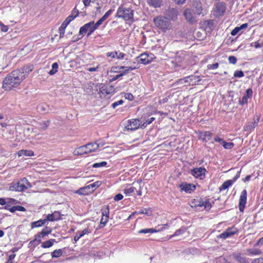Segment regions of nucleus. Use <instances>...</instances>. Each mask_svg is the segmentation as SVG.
<instances>
[{"mask_svg":"<svg viewBox=\"0 0 263 263\" xmlns=\"http://www.w3.org/2000/svg\"><path fill=\"white\" fill-rule=\"evenodd\" d=\"M33 68L32 65H29L12 71L4 79L3 88L6 90H10L17 87L28 76Z\"/></svg>","mask_w":263,"mask_h":263,"instance_id":"f257e3e1","label":"nucleus"},{"mask_svg":"<svg viewBox=\"0 0 263 263\" xmlns=\"http://www.w3.org/2000/svg\"><path fill=\"white\" fill-rule=\"evenodd\" d=\"M100 147V144L97 142L94 143H88L84 145L77 148L74 152L75 155H82L87 154L96 151Z\"/></svg>","mask_w":263,"mask_h":263,"instance_id":"f03ea898","label":"nucleus"},{"mask_svg":"<svg viewBox=\"0 0 263 263\" xmlns=\"http://www.w3.org/2000/svg\"><path fill=\"white\" fill-rule=\"evenodd\" d=\"M32 185L26 178H23L17 182H13L9 187V190L11 191L23 192L30 189Z\"/></svg>","mask_w":263,"mask_h":263,"instance_id":"7ed1b4c3","label":"nucleus"},{"mask_svg":"<svg viewBox=\"0 0 263 263\" xmlns=\"http://www.w3.org/2000/svg\"><path fill=\"white\" fill-rule=\"evenodd\" d=\"M116 16L118 17L122 18L125 21H129L131 23L134 22V11L129 8L119 7L117 10Z\"/></svg>","mask_w":263,"mask_h":263,"instance_id":"20e7f679","label":"nucleus"},{"mask_svg":"<svg viewBox=\"0 0 263 263\" xmlns=\"http://www.w3.org/2000/svg\"><path fill=\"white\" fill-rule=\"evenodd\" d=\"M154 22L156 26L164 32L171 29L172 24L166 17L157 16L154 18Z\"/></svg>","mask_w":263,"mask_h":263,"instance_id":"39448f33","label":"nucleus"},{"mask_svg":"<svg viewBox=\"0 0 263 263\" xmlns=\"http://www.w3.org/2000/svg\"><path fill=\"white\" fill-rule=\"evenodd\" d=\"M141 124V121L137 119H132L127 121V124L125 126L126 129L128 130H135L140 127Z\"/></svg>","mask_w":263,"mask_h":263,"instance_id":"423d86ee","label":"nucleus"},{"mask_svg":"<svg viewBox=\"0 0 263 263\" xmlns=\"http://www.w3.org/2000/svg\"><path fill=\"white\" fill-rule=\"evenodd\" d=\"M206 172V169L204 167H196L191 171V174L196 178L203 179L205 177Z\"/></svg>","mask_w":263,"mask_h":263,"instance_id":"0eeeda50","label":"nucleus"},{"mask_svg":"<svg viewBox=\"0 0 263 263\" xmlns=\"http://www.w3.org/2000/svg\"><path fill=\"white\" fill-rule=\"evenodd\" d=\"M247 191L245 189L241 192L239 200V209L241 212L244 211L245 205L247 202Z\"/></svg>","mask_w":263,"mask_h":263,"instance_id":"6e6552de","label":"nucleus"},{"mask_svg":"<svg viewBox=\"0 0 263 263\" xmlns=\"http://www.w3.org/2000/svg\"><path fill=\"white\" fill-rule=\"evenodd\" d=\"M238 232L237 229L235 227L228 228L225 231L219 235V237L222 239H226L229 238L234 234H236Z\"/></svg>","mask_w":263,"mask_h":263,"instance_id":"1a4fd4ad","label":"nucleus"},{"mask_svg":"<svg viewBox=\"0 0 263 263\" xmlns=\"http://www.w3.org/2000/svg\"><path fill=\"white\" fill-rule=\"evenodd\" d=\"M194 11L190 9H186L183 12V15L184 16L186 20L191 23L196 22V18L194 15Z\"/></svg>","mask_w":263,"mask_h":263,"instance_id":"9d476101","label":"nucleus"},{"mask_svg":"<svg viewBox=\"0 0 263 263\" xmlns=\"http://www.w3.org/2000/svg\"><path fill=\"white\" fill-rule=\"evenodd\" d=\"M136 61L141 64L146 65L152 61V58H149V54L146 53H141L136 58Z\"/></svg>","mask_w":263,"mask_h":263,"instance_id":"9b49d317","label":"nucleus"},{"mask_svg":"<svg viewBox=\"0 0 263 263\" xmlns=\"http://www.w3.org/2000/svg\"><path fill=\"white\" fill-rule=\"evenodd\" d=\"M99 93L104 95L111 94L114 91V88L113 86H111L107 87V86L103 84H99Z\"/></svg>","mask_w":263,"mask_h":263,"instance_id":"f8f14e48","label":"nucleus"},{"mask_svg":"<svg viewBox=\"0 0 263 263\" xmlns=\"http://www.w3.org/2000/svg\"><path fill=\"white\" fill-rule=\"evenodd\" d=\"M167 18L172 20H175L178 16V11L176 9L173 8H168L166 10L165 13Z\"/></svg>","mask_w":263,"mask_h":263,"instance_id":"ddd939ff","label":"nucleus"},{"mask_svg":"<svg viewBox=\"0 0 263 263\" xmlns=\"http://www.w3.org/2000/svg\"><path fill=\"white\" fill-rule=\"evenodd\" d=\"M179 187L181 191H183L186 193H191L196 189V186L193 184L183 182L179 185Z\"/></svg>","mask_w":263,"mask_h":263,"instance_id":"4468645a","label":"nucleus"},{"mask_svg":"<svg viewBox=\"0 0 263 263\" xmlns=\"http://www.w3.org/2000/svg\"><path fill=\"white\" fill-rule=\"evenodd\" d=\"M232 257L238 263H249L248 259L240 253H234Z\"/></svg>","mask_w":263,"mask_h":263,"instance_id":"2eb2a0df","label":"nucleus"},{"mask_svg":"<svg viewBox=\"0 0 263 263\" xmlns=\"http://www.w3.org/2000/svg\"><path fill=\"white\" fill-rule=\"evenodd\" d=\"M185 54L183 52L177 53L172 61V63H175L176 66H179L182 62L185 59Z\"/></svg>","mask_w":263,"mask_h":263,"instance_id":"dca6fc26","label":"nucleus"},{"mask_svg":"<svg viewBox=\"0 0 263 263\" xmlns=\"http://www.w3.org/2000/svg\"><path fill=\"white\" fill-rule=\"evenodd\" d=\"M61 214L59 211H55L52 214H48L46 217V221H58L61 219Z\"/></svg>","mask_w":263,"mask_h":263,"instance_id":"f3484780","label":"nucleus"},{"mask_svg":"<svg viewBox=\"0 0 263 263\" xmlns=\"http://www.w3.org/2000/svg\"><path fill=\"white\" fill-rule=\"evenodd\" d=\"M212 136V133L210 131L201 132L199 133L198 137L200 140L207 142L211 139Z\"/></svg>","mask_w":263,"mask_h":263,"instance_id":"a211bd4d","label":"nucleus"},{"mask_svg":"<svg viewBox=\"0 0 263 263\" xmlns=\"http://www.w3.org/2000/svg\"><path fill=\"white\" fill-rule=\"evenodd\" d=\"M46 236L45 233L41 232L35 235L34 239L30 242V244L36 246L41 242V238H44Z\"/></svg>","mask_w":263,"mask_h":263,"instance_id":"6ab92c4d","label":"nucleus"},{"mask_svg":"<svg viewBox=\"0 0 263 263\" xmlns=\"http://www.w3.org/2000/svg\"><path fill=\"white\" fill-rule=\"evenodd\" d=\"M260 119V116H257L256 119L254 120L253 122L249 123L246 126L245 129L246 130H252L257 126L259 121Z\"/></svg>","mask_w":263,"mask_h":263,"instance_id":"aec40b11","label":"nucleus"},{"mask_svg":"<svg viewBox=\"0 0 263 263\" xmlns=\"http://www.w3.org/2000/svg\"><path fill=\"white\" fill-rule=\"evenodd\" d=\"M167 224L163 225L161 226V227L160 229H158V230H156L153 228L151 229H143L138 231L139 233H143V234H147V233H153L155 232H157L158 231H160L161 230H162L163 229H165V226H167Z\"/></svg>","mask_w":263,"mask_h":263,"instance_id":"412c9836","label":"nucleus"},{"mask_svg":"<svg viewBox=\"0 0 263 263\" xmlns=\"http://www.w3.org/2000/svg\"><path fill=\"white\" fill-rule=\"evenodd\" d=\"M226 11V6L223 2H219L216 6V11L219 14L222 15Z\"/></svg>","mask_w":263,"mask_h":263,"instance_id":"4be33fe9","label":"nucleus"},{"mask_svg":"<svg viewBox=\"0 0 263 263\" xmlns=\"http://www.w3.org/2000/svg\"><path fill=\"white\" fill-rule=\"evenodd\" d=\"M148 4L154 8H159L161 7L162 0H147Z\"/></svg>","mask_w":263,"mask_h":263,"instance_id":"5701e85b","label":"nucleus"},{"mask_svg":"<svg viewBox=\"0 0 263 263\" xmlns=\"http://www.w3.org/2000/svg\"><path fill=\"white\" fill-rule=\"evenodd\" d=\"M49 106L48 105H47L46 103H42L41 104H39L37 106V110L38 112H42V113H46L48 112L49 110Z\"/></svg>","mask_w":263,"mask_h":263,"instance_id":"b1692460","label":"nucleus"},{"mask_svg":"<svg viewBox=\"0 0 263 263\" xmlns=\"http://www.w3.org/2000/svg\"><path fill=\"white\" fill-rule=\"evenodd\" d=\"M47 221H46L45 218L44 219H40L39 220L32 222L31 223V228L33 229V228H35L41 227V226L44 225V224Z\"/></svg>","mask_w":263,"mask_h":263,"instance_id":"393cba45","label":"nucleus"},{"mask_svg":"<svg viewBox=\"0 0 263 263\" xmlns=\"http://www.w3.org/2000/svg\"><path fill=\"white\" fill-rule=\"evenodd\" d=\"M18 156H33L34 155V152L31 150H24L22 149L18 152Z\"/></svg>","mask_w":263,"mask_h":263,"instance_id":"a878e982","label":"nucleus"},{"mask_svg":"<svg viewBox=\"0 0 263 263\" xmlns=\"http://www.w3.org/2000/svg\"><path fill=\"white\" fill-rule=\"evenodd\" d=\"M79 14V11L77 10V13L74 15H70L62 24L63 26L67 27V25L71 22L74 18H76Z\"/></svg>","mask_w":263,"mask_h":263,"instance_id":"bb28decb","label":"nucleus"},{"mask_svg":"<svg viewBox=\"0 0 263 263\" xmlns=\"http://www.w3.org/2000/svg\"><path fill=\"white\" fill-rule=\"evenodd\" d=\"M56 240L54 239H50L48 240L42 242L41 247L43 248H49L52 247L54 242H56Z\"/></svg>","mask_w":263,"mask_h":263,"instance_id":"cd10ccee","label":"nucleus"},{"mask_svg":"<svg viewBox=\"0 0 263 263\" xmlns=\"http://www.w3.org/2000/svg\"><path fill=\"white\" fill-rule=\"evenodd\" d=\"M88 24L90 25V28L91 29L90 31L88 32L87 33V36H89L90 35L92 32L98 28V27L99 26V25H98L97 23H95L93 21L90 22L88 23Z\"/></svg>","mask_w":263,"mask_h":263,"instance_id":"c85d7f7f","label":"nucleus"},{"mask_svg":"<svg viewBox=\"0 0 263 263\" xmlns=\"http://www.w3.org/2000/svg\"><path fill=\"white\" fill-rule=\"evenodd\" d=\"M201 79L198 76H190V84L192 85L198 84Z\"/></svg>","mask_w":263,"mask_h":263,"instance_id":"c756f323","label":"nucleus"},{"mask_svg":"<svg viewBox=\"0 0 263 263\" xmlns=\"http://www.w3.org/2000/svg\"><path fill=\"white\" fill-rule=\"evenodd\" d=\"M233 182L231 180H228L224 182L220 187V191L226 190L233 184Z\"/></svg>","mask_w":263,"mask_h":263,"instance_id":"7c9ffc66","label":"nucleus"},{"mask_svg":"<svg viewBox=\"0 0 263 263\" xmlns=\"http://www.w3.org/2000/svg\"><path fill=\"white\" fill-rule=\"evenodd\" d=\"M88 189H89V186H86V187L80 188L76 193L80 195H87L89 192L87 191Z\"/></svg>","mask_w":263,"mask_h":263,"instance_id":"2f4dec72","label":"nucleus"},{"mask_svg":"<svg viewBox=\"0 0 263 263\" xmlns=\"http://www.w3.org/2000/svg\"><path fill=\"white\" fill-rule=\"evenodd\" d=\"M90 25L88 23L85 24L84 26L81 27L80 29L79 33L80 35H83L86 33V32L88 30Z\"/></svg>","mask_w":263,"mask_h":263,"instance_id":"473e14b6","label":"nucleus"},{"mask_svg":"<svg viewBox=\"0 0 263 263\" xmlns=\"http://www.w3.org/2000/svg\"><path fill=\"white\" fill-rule=\"evenodd\" d=\"M59 68V65L57 63H54L52 65V69L48 72L50 75L54 74L57 71Z\"/></svg>","mask_w":263,"mask_h":263,"instance_id":"72a5a7b5","label":"nucleus"},{"mask_svg":"<svg viewBox=\"0 0 263 263\" xmlns=\"http://www.w3.org/2000/svg\"><path fill=\"white\" fill-rule=\"evenodd\" d=\"M63 252L62 249L55 250L51 253V256L52 258H58L62 255Z\"/></svg>","mask_w":263,"mask_h":263,"instance_id":"f704fd0d","label":"nucleus"},{"mask_svg":"<svg viewBox=\"0 0 263 263\" xmlns=\"http://www.w3.org/2000/svg\"><path fill=\"white\" fill-rule=\"evenodd\" d=\"M152 211L150 209H145L144 210H141L138 212H135L133 213V214H143L147 215L148 216H150L152 215Z\"/></svg>","mask_w":263,"mask_h":263,"instance_id":"c9c22d12","label":"nucleus"},{"mask_svg":"<svg viewBox=\"0 0 263 263\" xmlns=\"http://www.w3.org/2000/svg\"><path fill=\"white\" fill-rule=\"evenodd\" d=\"M248 252L252 255H258L261 254V251L258 249H249Z\"/></svg>","mask_w":263,"mask_h":263,"instance_id":"e433bc0d","label":"nucleus"},{"mask_svg":"<svg viewBox=\"0 0 263 263\" xmlns=\"http://www.w3.org/2000/svg\"><path fill=\"white\" fill-rule=\"evenodd\" d=\"M191 206L192 207H202L203 206V201L201 200H198L194 199V201L192 202Z\"/></svg>","mask_w":263,"mask_h":263,"instance_id":"4c0bfd02","label":"nucleus"},{"mask_svg":"<svg viewBox=\"0 0 263 263\" xmlns=\"http://www.w3.org/2000/svg\"><path fill=\"white\" fill-rule=\"evenodd\" d=\"M242 32L243 31L241 30L239 27H236L231 31V34L232 35L234 36L237 34H241Z\"/></svg>","mask_w":263,"mask_h":263,"instance_id":"58836bf2","label":"nucleus"},{"mask_svg":"<svg viewBox=\"0 0 263 263\" xmlns=\"http://www.w3.org/2000/svg\"><path fill=\"white\" fill-rule=\"evenodd\" d=\"M106 165L107 162L106 161H102L101 162L93 163L92 165V166L93 168H98L105 166Z\"/></svg>","mask_w":263,"mask_h":263,"instance_id":"ea45409f","label":"nucleus"},{"mask_svg":"<svg viewBox=\"0 0 263 263\" xmlns=\"http://www.w3.org/2000/svg\"><path fill=\"white\" fill-rule=\"evenodd\" d=\"M222 146L225 149H231L234 147V144L233 142H227L224 141Z\"/></svg>","mask_w":263,"mask_h":263,"instance_id":"a19ab883","label":"nucleus"},{"mask_svg":"<svg viewBox=\"0 0 263 263\" xmlns=\"http://www.w3.org/2000/svg\"><path fill=\"white\" fill-rule=\"evenodd\" d=\"M108 220V218L107 216H106L105 217L102 216L100 220V228H103L104 227L106 223L107 222Z\"/></svg>","mask_w":263,"mask_h":263,"instance_id":"79ce46f5","label":"nucleus"},{"mask_svg":"<svg viewBox=\"0 0 263 263\" xmlns=\"http://www.w3.org/2000/svg\"><path fill=\"white\" fill-rule=\"evenodd\" d=\"M109 210L108 205L106 206V207L102 210V216L106 217L107 216L108 218H109Z\"/></svg>","mask_w":263,"mask_h":263,"instance_id":"37998d69","label":"nucleus"},{"mask_svg":"<svg viewBox=\"0 0 263 263\" xmlns=\"http://www.w3.org/2000/svg\"><path fill=\"white\" fill-rule=\"evenodd\" d=\"M195 35H196V38L198 40H200V41L203 40L205 37L204 34L203 32H201L200 31H197V32H196Z\"/></svg>","mask_w":263,"mask_h":263,"instance_id":"c03bdc74","label":"nucleus"},{"mask_svg":"<svg viewBox=\"0 0 263 263\" xmlns=\"http://www.w3.org/2000/svg\"><path fill=\"white\" fill-rule=\"evenodd\" d=\"M202 8L200 5H197L195 7V10L194 11V13L197 15H200L202 13Z\"/></svg>","mask_w":263,"mask_h":263,"instance_id":"a18cd8bd","label":"nucleus"},{"mask_svg":"<svg viewBox=\"0 0 263 263\" xmlns=\"http://www.w3.org/2000/svg\"><path fill=\"white\" fill-rule=\"evenodd\" d=\"M135 188L134 187H130L127 189H125L124 190V193L126 195H131L134 192Z\"/></svg>","mask_w":263,"mask_h":263,"instance_id":"49530a36","label":"nucleus"},{"mask_svg":"<svg viewBox=\"0 0 263 263\" xmlns=\"http://www.w3.org/2000/svg\"><path fill=\"white\" fill-rule=\"evenodd\" d=\"M244 76L243 72L241 70H236L234 73V77L235 78H241Z\"/></svg>","mask_w":263,"mask_h":263,"instance_id":"de8ad7c7","label":"nucleus"},{"mask_svg":"<svg viewBox=\"0 0 263 263\" xmlns=\"http://www.w3.org/2000/svg\"><path fill=\"white\" fill-rule=\"evenodd\" d=\"M50 120H47L45 121H43L42 123H41V125H42L41 128L45 130L46 129L50 124Z\"/></svg>","mask_w":263,"mask_h":263,"instance_id":"09e8293b","label":"nucleus"},{"mask_svg":"<svg viewBox=\"0 0 263 263\" xmlns=\"http://www.w3.org/2000/svg\"><path fill=\"white\" fill-rule=\"evenodd\" d=\"M203 206L206 210H209L211 208L212 205L209 201H203Z\"/></svg>","mask_w":263,"mask_h":263,"instance_id":"8fccbe9b","label":"nucleus"},{"mask_svg":"<svg viewBox=\"0 0 263 263\" xmlns=\"http://www.w3.org/2000/svg\"><path fill=\"white\" fill-rule=\"evenodd\" d=\"M248 100V98H247L246 97H245V96H243L242 97V98H241V99L239 100V104H240L241 105H243L245 104H247Z\"/></svg>","mask_w":263,"mask_h":263,"instance_id":"3c124183","label":"nucleus"},{"mask_svg":"<svg viewBox=\"0 0 263 263\" xmlns=\"http://www.w3.org/2000/svg\"><path fill=\"white\" fill-rule=\"evenodd\" d=\"M52 231V228L48 227H46L42 230L41 232L45 233L46 235L47 236L51 233Z\"/></svg>","mask_w":263,"mask_h":263,"instance_id":"603ef678","label":"nucleus"},{"mask_svg":"<svg viewBox=\"0 0 263 263\" xmlns=\"http://www.w3.org/2000/svg\"><path fill=\"white\" fill-rule=\"evenodd\" d=\"M66 27L63 26V25H61V26L59 28V32H60V37L62 38L64 36V33H65V29Z\"/></svg>","mask_w":263,"mask_h":263,"instance_id":"864d4df0","label":"nucleus"},{"mask_svg":"<svg viewBox=\"0 0 263 263\" xmlns=\"http://www.w3.org/2000/svg\"><path fill=\"white\" fill-rule=\"evenodd\" d=\"M7 203L10 204L11 206L13 204H16L18 203V201L13 198H8L7 201Z\"/></svg>","mask_w":263,"mask_h":263,"instance_id":"5fc2aeb1","label":"nucleus"},{"mask_svg":"<svg viewBox=\"0 0 263 263\" xmlns=\"http://www.w3.org/2000/svg\"><path fill=\"white\" fill-rule=\"evenodd\" d=\"M252 95H253V91H252V89L249 88V89H247V90L246 91V94L244 96L249 99V98H251L252 97Z\"/></svg>","mask_w":263,"mask_h":263,"instance_id":"6e6d98bb","label":"nucleus"},{"mask_svg":"<svg viewBox=\"0 0 263 263\" xmlns=\"http://www.w3.org/2000/svg\"><path fill=\"white\" fill-rule=\"evenodd\" d=\"M184 232V230L182 229H178L177 230L175 233H174V235H171L170 237V238H172L173 237L175 236H178L180 234H183V233Z\"/></svg>","mask_w":263,"mask_h":263,"instance_id":"4d7b16f0","label":"nucleus"},{"mask_svg":"<svg viewBox=\"0 0 263 263\" xmlns=\"http://www.w3.org/2000/svg\"><path fill=\"white\" fill-rule=\"evenodd\" d=\"M101 185V182L99 181H96L95 182L89 185L88 186H89V189L90 187L97 188V187H99Z\"/></svg>","mask_w":263,"mask_h":263,"instance_id":"13d9d810","label":"nucleus"},{"mask_svg":"<svg viewBox=\"0 0 263 263\" xmlns=\"http://www.w3.org/2000/svg\"><path fill=\"white\" fill-rule=\"evenodd\" d=\"M229 62L232 64H235L237 62V58L234 56H230L228 58Z\"/></svg>","mask_w":263,"mask_h":263,"instance_id":"bf43d9fd","label":"nucleus"},{"mask_svg":"<svg viewBox=\"0 0 263 263\" xmlns=\"http://www.w3.org/2000/svg\"><path fill=\"white\" fill-rule=\"evenodd\" d=\"M124 101L122 100H120L118 101H116L113 103L111 105V106L113 108H116L117 106L120 105H122Z\"/></svg>","mask_w":263,"mask_h":263,"instance_id":"052dcab7","label":"nucleus"},{"mask_svg":"<svg viewBox=\"0 0 263 263\" xmlns=\"http://www.w3.org/2000/svg\"><path fill=\"white\" fill-rule=\"evenodd\" d=\"M125 55V53L117 51V54L116 55V58L119 60H122L124 59Z\"/></svg>","mask_w":263,"mask_h":263,"instance_id":"680f3d73","label":"nucleus"},{"mask_svg":"<svg viewBox=\"0 0 263 263\" xmlns=\"http://www.w3.org/2000/svg\"><path fill=\"white\" fill-rule=\"evenodd\" d=\"M190 76H188V77H186L183 79H178V82H183V84L188 83V82L190 83Z\"/></svg>","mask_w":263,"mask_h":263,"instance_id":"e2e57ef3","label":"nucleus"},{"mask_svg":"<svg viewBox=\"0 0 263 263\" xmlns=\"http://www.w3.org/2000/svg\"><path fill=\"white\" fill-rule=\"evenodd\" d=\"M112 10H109L107 11L105 14L101 17L104 21L106 20L107 17L110 15L111 13Z\"/></svg>","mask_w":263,"mask_h":263,"instance_id":"0e129e2a","label":"nucleus"},{"mask_svg":"<svg viewBox=\"0 0 263 263\" xmlns=\"http://www.w3.org/2000/svg\"><path fill=\"white\" fill-rule=\"evenodd\" d=\"M82 235L81 234L80 231L78 232L74 237V240L75 242H77L81 237H82Z\"/></svg>","mask_w":263,"mask_h":263,"instance_id":"69168bd1","label":"nucleus"},{"mask_svg":"<svg viewBox=\"0 0 263 263\" xmlns=\"http://www.w3.org/2000/svg\"><path fill=\"white\" fill-rule=\"evenodd\" d=\"M123 196L121 194H117L114 198L115 201H119L123 199Z\"/></svg>","mask_w":263,"mask_h":263,"instance_id":"338daca9","label":"nucleus"},{"mask_svg":"<svg viewBox=\"0 0 263 263\" xmlns=\"http://www.w3.org/2000/svg\"><path fill=\"white\" fill-rule=\"evenodd\" d=\"M251 263H263V258H259L255 259Z\"/></svg>","mask_w":263,"mask_h":263,"instance_id":"774afa93","label":"nucleus"}]
</instances>
